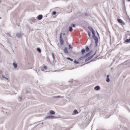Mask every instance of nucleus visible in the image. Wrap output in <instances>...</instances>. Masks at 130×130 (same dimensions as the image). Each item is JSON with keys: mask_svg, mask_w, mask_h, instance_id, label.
Masks as SVG:
<instances>
[{"mask_svg": "<svg viewBox=\"0 0 130 130\" xmlns=\"http://www.w3.org/2000/svg\"><path fill=\"white\" fill-rule=\"evenodd\" d=\"M86 52V53L85 54L84 56L83 57H87L90 56L89 57H93L95 54L96 51L93 53L92 50H90L89 47L86 46L85 47V49L82 48L81 49L80 52L82 55H84Z\"/></svg>", "mask_w": 130, "mask_h": 130, "instance_id": "nucleus-1", "label": "nucleus"}, {"mask_svg": "<svg viewBox=\"0 0 130 130\" xmlns=\"http://www.w3.org/2000/svg\"><path fill=\"white\" fill-rule=\"evenodd\" d=\"M59 41L60 45H62L63 44V41L62 39V33L60 34Z\"/></svg>", "mask_w": 130, "mask_h": 130, "instance_id": "nucleus-2", "label": "nucleus"}, {"mask_svg": "<svg viewBox=\"0 0 130 130\" xmlns=\"http://www.w3.org/2000/svg\"><path fill=\"white\" fill-rule=\"evenodd\" d=\"M88 28L90 30L92 34V37H96L95 36V34L94 33V30H93L92 28L91 27H89V26L88 27Z\"/></svg>", "mask_w": 130, "mask_h": 130, "instance_id": "nucleus-3", "label": "nucleus"}, {"mask_svg": "<svg viewBox=\"0 0 130 130\" xmlns=\"http://www.w3.org/2000/svg\"><path fill=\"white\" fill-rule=\"evenodd\" d=\"M94 41H95V46H96L97 45V44L98 42V38L96 37H94Z\"/></svg>", "mask_w": 130, "mask_h": 130, "instance_id": "nucleus-4", "label": "nucleus"}, {"mask_svg": "<svg viewBox=\"0 0 130 130\" xmlns=\"http://www.w3.org/2000/svg\"><path fill=\"white\" fill-rule=\"evenodd\" d=\"M43 18V16L41 14H40L38 15L37 17L36 18L38 20H40L41 19Z\"/></svg>", "mask_w": 130, "mask_h": 130, "instance_id": "nucleus-5", "label": "nucleus"}, {"mask_svg": "<svg viewBox=\"0 0 130 130\" xmlns=\"http://www.w3.org/2000/svg\"><path fill=\"white\" fill-rule=\"evenodd\" d=\"M21 34L20 32L17 33L16 34V35L19 38H21Z\"/></svg>", "mask_w": 130, "mask_h": 130, "instance_id": "nucleus-6", "label": "nucleus"}, {"mask_svg": "<svg viewBox=\"0 0 130 130\" xmlns=\"http://www.w3.org/2000/svg\"><path fill=\"white\" fill-rule=\"evenodd\" d=\"M117 21L118 22L120 23L123 24H124V22H123L120 19H117Z\"/></svg>", "mask_w": 130, "mask_h": 130, "instance_id": "nucleus-7", "label": "nucleus"}, {"mask_svg": "<svg viewBox=\"0 0 130 130\" xmlns=\"http://www.w3.org/2000/svg\"><path fill=\"white\" fill-rule=\"evenodd\" d=\"M78 112L76 109H75L74 110L72 113V115H76L78 113Z\"/></svg>", "mask_w": 130, "mask_h": 130, "instance_id": "nucleus-8", "label": "nucleus"}, {"mask_svg": "<svg viewBox=\"0 0 130 130\" xmlns=\"http://www.w3.org/2000/svg\"><path fill=\"white\" fill-rule=\"evenodd\" d=\"M100 88L99 86H97L95 87L94 88L95 90L98 91L99 90Z\"/></svg>", "mask_w": 130, "mask_h": 130, "instance_id": "nucleus-9", "label": "nucleus"}, {"mask_svg": "<svg viewBox=\"0 0 130 130\" xmlns=\"http://www.w3.org/2000/svg\"><path fill=\"white\" fill-rule=\"evenodd\" d=\"M55 116H46V118L47 119H52L54 118Z\"/></svg>", "mask_w": 130, "mask_h": 130, "instance_id": "nucleus-10", "label": "nucleus"}, {"mask_svg": "<svg viewBox=\"0 0 130 130\" xmlns=\"http://www.w3.org/2000/svg\"><path fill=\"white\" fill-rule=\"evenodd\" d=\"M109 76H110L109 75H107V79L106 81V82H109L110 81V80L109 79Z\"/></svg>", "mask_w": 130, "mask_h": 130, "instance_id": "nucleus-11", "label": "nucleus"}, {"mask_svg": "<svg viewBox=\"0 0 130 130\" xmlns=\"http://www.w3.org/2000/svg\"><path fill=\"white\" fill-rule=\"evenodd\" d=\"M53 98L57 99L59 98H63V97L60 96H54V97Z\"/></svg>", "mask_w": 130, "mask_h": 130, "instance_id": "nucleus-12", "label": "nucleus"}, {"mask_svg": "<svg viewBox=\"0 0 130 130\" xmlns=\"http://www.w3.org/2000/svg\"><path fill=\"white\" fill-rule=\"evenodd\" d=\"M50 113L51 115H54L55 113V112L53 110L50 111Z\"/></svg>", "mask_w": 130, "mask_h": 130, "instance_id": "nucleus-13", "label": "nucleus"}, {"mask_svg": "<svg viewBox=\"0 0 130 130\" xmlns=\"http://www.w3.org/2000/svg\"><path fill=\"white\" fill-rule=\"evenodd\" d=\"M13 66H14V67L15 68H17V65L16 63H15V62L13 63Z\"/></svg>", "mask_w": 130, "mask_h": 130, "instance_id": "nucleus-14", "label": "nucleus"}, {"mask_svg": "<svg viewBox=\"0 0 130 130\" xmlns=\"http://www.w3.org/2000/svg\"><path fill=\"white\" fill-rule=\"evenodd\" d=\"M64 52L66 53H68V51L66 47H65L64 49Z\"/></svg>", "mask_w": 130, "mask_h": 130, "instance_id": "nucleus-15", "label": "nucleus"}, {"mask_svg": "<svg viewBox=\"0 0 130 130\" xmlns=\"http://www.w3.org/2000/svg\"><path fill=\"white\" fill-rule=\"evenodd\" d=\"M92 58L93 57H88V58L86 59L85 60V62H86V61H88V60H90L91 59H92Z\"/></svg>", "mask_w": 130, "mask_h": 130, "instance_id": "nucleus-16", "label": "nucleus"}, {"mask_svg": "<svg viewBox=\"0 0 130 130\" xmlns=\"http://www.w3.org/2000/svg\"><path fill=\"white\" fill-rule=\"evenodd\" d=\"M69 30L70 32H71L72 30V28L71 27H69Z\"/></svg>", "mask_w": 130, "mask_h": 130, "instance_id": "nucleus-17", "label": "nucleus"}, {"mask_svg": "<svg viewBox=\"0 0 130 130\" xmlns=\"http://www.w3.org/2000/svg\"><path fill=\"white\" fill-rule=\"evenodd\" d=\"M37 51L39 52V53H40L41 52V50L39 48H37Z\"/></svg>", "mask_w": 130, "mask_h": 130, "instance_id": "nucleus-18", "label": "nucleus"}, {"mask_svg": "<svg viewBox=\"0 0 130 130\" xmlns=\"http://www.w3.org/2000/svg\"><path fill=\"white\" fill-rule=\"evenodd\" d=\"M97 57H93V59H92V60L91 61H94L96 60V59H97L96 58ZM97 59H99V58H98Z\"/></svg>", "mask_w": 130, "mask_h": 130, "instance_id": "nucleus-19", "label": "nucleus"}, {"mask_svg": "<svg viewBox=\"0 0 130 130\" xmlns=\"http://www.w3.org/2000/svg\"><path fill=\"white\" fill-rule=\"evenodd\" d=\"M125 42L127 43H129L130 42V40L129 39H127L125 40Z\"/></svg>", "mask_w": 130, "mask_h": 130, "instance_id": "nucleus-20", "label": "nucleus"}, {"mask_svg": "<svg viewBox=\"0 0 130 130\" xmlns=\"http://www.w3.org/2000/svg\"><path fill=\"white\" fill-rule=\"evenodd\" d=\"M67 59H68L71 61H72L73 60V59L71 58L70 57H67Z\"/></svg>", "mask_w": 130, "mask_h": 130, "instance_id": "nucleus-21", "label": "nucleus"}, {"mask_svg": "<svg viewBox=\"0 0 130 130\" xmlns=\"http://www.w3.org/2000/svg\"><path fill=\"white\" fill-rule=\"evenodd\" d=\"M5 34L7 35V36L8 37H11V36L8 33H5Z\"/></svg>", "mask_w": 130, "mask_h": 130, "instance_id": "nucleus-22", "label": "nucleus"}, {"mask_svg": "<svg viewBox=\"0 0 130 130\" xmlns=\"http://www.w3.org/2000/svg\"><path fill=\"white\" fill-rule=\"evenodd\" d=\"M2 77L5 78L7 80H8V78L6 77L4 75H2Z\"/></svg>", "mask_w": 130, "mask_h": 130, "instance_id": "nucleus-23", "label": "nucleus"}, {"mask_svg": "<svg viewBox=\"0 0 130 130\" xmlns=\"http://www.w3.org/2000/svg\"><path fill=\"white\" fill-rule=\"evenodd\" d=\"M74 62L75 64H78L79 63L78 62L75 60H74Z\"/></svg>", "mask_w": 130, "mask_h": 130, "instance_id": "nucleus-24", "label": "nucleus"}, {"mask_svg": "<svg viewBox=\"0 0 130 130\" xmlns=\"http://www.w3.org/2000/svg\"><path fill=\"white\" fill-rule=\"evenodd\" d=\"M69 49H72V47H71V45L70 44L69 45Z\"/></svg>", "mask_w": 130, "mask_h": 130, "instance_id": "nucleus-25", "label": "nucleus"}, {"mask_svg": "<svg viewBox=\"0 0 130 130\" xmlns=\"http://www.w3.org/2000/svg\"><path fill=\"white\" fill-rule=\"evenodd\" d=\"M18 100L20 102L22 100V98L21 97H19L18 99Z\"/></svg>", "mask_w": 130, "mask_h": 130, "instance_id": "nucleus-26", "label": "nucleus"}, {"mask_svg": "<svg viewBox=\"0 0 130 130\" xmlns=\"http://www.w3.org/2000/svg\"><path fill=\"white\" fill-rule=\"evenodd\" d=\"M56 14V12L55 11H53L52 12V14L53 15H55Z\"/></svg>", "mask_w": 130, "mask_h": 130, "instance_id": "nucleus-27", "label": "nucleus"}, {"mask_svg": "<svg viewBox=\"0 0 130 130\" xmlns=\"http://www.w3.org/2000/svg\"><path fill=\"white\" fill-rule=\"evenodd\" d=\"M88 36L89 37H90V36L91 34H90V33L89 32V31H88Z\"/></svg>", "mask_w": 130, "mask_h": 130, "instance_id": "nucleus-28", "label": "nucleus"}, {"mask_svg": "<svg viewBox=\"0 0 130 130\" xmlns=\"http://www.w3.org/2000/svg\"><path fill=\"white\" fill-rule=\"evenodd\" d=\"M43 68H44V69L45 70H46L47 69V67L45 66H44L43 67Z\"/></svg>", "mask_w": 130, "mask_h": 130, "instance_id": "nucleus-29", "label": "nucleus"}, {"mask_svg": "<svg viewBox=\"0 0 130 130\" xmlns=\"http://www.w3.org/2000/svg\"><path fill=\"white\" fill-rule=\"evenodd\" d=\"M75 26V25L74 24H72L71 25V27H74Z\"/></svg>", "mask_w": 130, "mask_h": 130, "instance_id": "nucleus-30", "label": "nucleus"}, {"mask_svg": "<svg viewBox=\"0 0 130 130\" xmlns=\"http://www.w3.org/2000/svg\"><path fill=\"white\" fill-rule=\"evenodd\" d=\"M123 1V4H124L125 3V0H122Z\"/></svg>", "mask_w": 130, "mask_h": 130, "instance_id": "nucleus-31", "label": "nucleus"}, {"mask_svg": "<svg viewBox=\"0 0 130 130\" xmlns=\"http://www.w3.org/2000/svg\"><path fill=\"white\" fill-rule=\"evenodd\" d=\"M96 33H97V35L98 36H99V33H98V32L97 31H96Z\"/></svg>", "mask_w": 130, "mask_h": 130, "instance_id": "nucleus-32", "label": "nucleus"}, {"mask_svg": "<svg viewBox=\"0 0 130 130\" xmlns=\"http://www.w3.org/2000/svg\"><path fill=\"white\" fill-rule=\"evenodd\" d=\"M111 70H114V68L113 67L112 68H111Z\"/></svg>", "mask_w": 130, "mask_h": 130, "instance_id": "nucleus-33", "label": "nucleus"}, {"mask_svg": "<svg viewBox=\"0 0 130 130\" xmlns=\"http://www.w3.org/2000/svg\"><path fill=\"white\" fill-rule=\"evenodd\" d=\"M47 60H48H48H49V61L50 62V60L48 58V57L47 58Z\"/></svg>", "mask_w": 130, "mask_h": 130, "instance_id": "nucleus-34", "label": "nucleus"}, {"mask_svg": "<svg viewBox=\"0 0 130 130\" xmlns=\"http://www.w3.org/2000/svg\"><path fill=\"white\" fill-rule=\"evenodd\" d=\"M41 70L42 71H43L44 70V69H41Z\"/></svg>", "mask_w": 130, "mask_h": 130, "instance_id": "nucleus-35", "label": "nucleus"}, {"mask_svg": "<svg viewBox=\"0 0 130 130\" xmlns=\"http://www.w3.org/2000/svg\"><path fill=\"white\" fill-rule=\"evenodd\" d=\"M55 57H52V58L53 59V60L55 59Z\"/></svg>", "mask_w": 130, "mask_h": 130, "instance_id": "nucleus-36", "label": "nucleus"}, {"mask_svg": "<svg viewBox=\"0 0 130 130\" xmlns=\"http://www.w3.org/2000/svg\"><path fill=\"white\" fill-rule=\"evenodd\" d=\"M40 124H38V125H36L35 126V127H36L38 125H39Z\"/></svg>", "mask_w": 130, "mask_h": 130, "instance_id": "nucleus-37", "label": "nucleus"}, {"mask_svg": "<svg viewBox=\"0 0 130 130\" xmlns=\"http://www.w3.org/2000/svg\"><path fill=\"white\" fill-rule=\"evenodd\" d=\"M52 57H54V55L53 54H52Z\"/></svg>", "mask_w": 130, "mask_h": 130, "instance_id": "nucleus-38", "label": "nucleus"}, {"mask_svg": "<svg viewBox=\"0 0 130 130\" xmlns=\"http://www.w3.org/2000/svg\"><path fill=\"white\" fill-rule=\"evenodd\" d=\"M116 60V59H114L113 60V61H114Z\"/></svg>", "mask_w": 130, "mask_h": 130, "instance_id": "nucleus-39", "label": "nucleus"}, {"mask_svg": "<svg viewBox=\"0 0 130 130\" xmlns=\"http://www.w3.org/2000/svg\"><path fill=\"white\" fill-rule=\"evenodd\" d=\"M41 124H43V122L42 123H41Z\"/></svg>", "mask_w": 130, "mask_h": 130, "instance_id": "nucleus-40", "label": "nucleus"}, {"mask_svg": "<svg viewBox=\"0 0 130 130\" xmlns=\"http://www.w3.org/2000/svg\"><path fill=\"white\" fill-rule=\"evenodd\" d=\"M65 35V33H64V34H63V35Z\"/></svg>", "mask_w": 130, "mask_h": 130, "instance_id": "nucleus-41", "label": "nucleus"}, {"mask_svg": "<svg viewBox=\"0 0 130 130\" xmlns=\"http://www.w3.org/2000/svg\"><path fill=\"white\" fill-rule=\"evenodd\" d=\"M116 61H117V62H118V61H117V60H116Z\"/></svg>", "mask_w": 130, "mask_h": 130, "instance_id": "nucleus-42", "label": "nucleus"}, {"mask_svg": "<svg viewBox=\"0 0 130 130\" xmlns=\"http://www.w3.org/2000/svg\"><path fill=\"white\" fill-rule=\"evenodd\" d=\"M1 0H0V3H1Z\"/></svg>", "mask_w": 130, "mask_h": 130, "instance_id": "nucleus-43", "label": "nucleus"}]
</instances>
